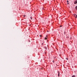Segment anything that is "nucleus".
Wrapping results in <instances>:
<instances>
[{
  "label": "nucleus",
  "mask_w": 77,
  "mask_h": 77,
  "mask_svg": "<svg viewBox=\"0 0 77 77\" xmlns=\"http://www.w3.org/2000/svg\"><path fill=\"white\" fill-rule=\"evenodd\" d=\"M77 1L76 0L74 2V4H77Z\"/></svg>",
  "instance_id": "f257e3e1"
},
{
  "label": "nucleus",
  "mask_w": 77,
  "mask_h": 77,
  "mask_svg": "<svg viewBox=\"0 0 77 77\" xmlns=\"http://www.w3.org/2000/svg\"><path fill=\"white\" fill-rule=\"evenodd\" d=\"M44 48H45L46 50H47V47H46V46H45L44 47Z\"/></svg>",
  "instance_id": "f03ea898"
},
{
  "label": "nucleus",
  "mask_w": 77,
  "mask_h": 77,
  "mask_svg": "<svg viewBox=\"0 0 77 77\" xmlns=\"http://www.w3.org/2000/svg\"><path fill=\"white\" fill-rule=\"evenodd\" d=\"M58 72V77H59V76H60V72Z\"/></svg>",
  "instance_id": "7ed1b4c3"
},
{
  "label": "nucleus",
  "mask_w": 77,
  "mask_h": 77,
  "mask_svg": "<svg viewBox=\"0 0 77 77\" xmlns=\"http://www.w3.org/2000/svg\"><path fill=\"white\" fill-rule=\"evenodd\" d=\"M74 16H75V18H77V15H76V14H75L74 15Z\"/></svg>",
  "instance_id": "20e7f679"
},
{
  "label": "nucleus",
  "mask_w": 77,
  "mask_h": 77,
  "mask_svg": "<svg viewBox=\"0 0 77 77\" xmlns=\"http://www.w3.org/2000/svg\"><path fill=\"white\" fill-rule=\"evenodd\" d=\"M75 9L76 10H77V6H76L75 7Z\"/></svg>",
  "instance_id": "39448f33"
},
{
  "label": "nucleus",
  "mask_w": 77,
  "mask_h": 77,
  "mask_svg": "<svg viewBox=\"0 0 77 77\" xmlns=\"http://www.w3.org/2000/svg\"><path fill=\"white\" fill-rule=\"evenodd\" d=\"M30 18H31V20H32V17H31Z\"/></svg>",
  "instance_id": "423d86ee"
},
{
  "label": "nucleus",
  "mask_w": 77,
  "mask_h": 77,
  "mask_svg": "<svg viewBox=\"0 0 77 77\" xmlns=\"http://www.w3.org/2000/svg\"><path fill=\"white\" fill-rule=\"evenodd\" d=\"M72 77H75V75H73L72 76Z\"/></svg>",
  "instance_id": "0eeeda50"
},
{
  "label": "nucleus",
  "mask_w": 77,
  "mask_h": 77,
  "mask_svg": "<svg viewBox=\"0 0 77 77\" xmlns=\"http://www.w3.org/2000/svg\"><path fill=\"white\" fill-rule=\"evenodd\" d=\"M45 40L47 39V38L45 37Z\"/></svg>",
  "instance_id": "6e6552de"
},
{
  "label": "nucleus",
  "mask_w": 77,
  "mask_h": 77,
  "mask_svg": "<svg viewBox=\"0 0 77 77\" xmlns=\"http://www.w3.org/2000/svg\"><path fill=\"white\" fill-rule=\"evenodd\" d=\"M25 16H26V15H23V17H25Z\"/></svg>",
  "instance_id": "1a4fd4ad"
},
{
  "label": "nucleus",
  "mask_w": 77,
  "mask_h": 77,
  "mask_svg": "<svg viewBox=\"0 0 77 77\" xmlns=\"http://www.w3.org/2000/svg\"><path fill=\"white\" fill-rule=\"evenodd\" d=\"M67 3H68V2H69V1H68V0H67Z\"/></svg>",
  "instance_id": "9d476101"
},
{
  "label": "nucleus",
  "mask_w": 77,
  "mask_h": 77,
  "mask_svg": "<svg viewBox=\"0 0 77 77\" xmlns=\"http://www.w3.org/2000/svg\"><path fill=\"white\" fill-rule=\"evenodd\" d=\"M42 36V35H40V37H41Z\"/></svg>",
  "instance_id": "9b49d317"
},
{
  "label": "nucleus",
  "mask_w": 77,
  "mask_h": 77,
  "mask_svg": "<svg viewBox=\"0 0 77 77\" xmlns=\"http://www.w3.org/2000/svg\"><path fill=\"white\" fill-rule=\"evenodd\" d=\"M55 58H56V57H54V59H55Z\"/></svg>",
  "instance_id": "f8f14e48"
},
{
  "label": "nucleus",
  "mask_w": 77,
  "mask_h": 77,
  "mask_svg": "<svg viewBox=\"0 0 77 77\" xmlns=\"http://www.w3.org/2000/svg\"><path fill=\"white\" fill-rule=\"evenodd\" d=\"M60 27H62V26L60 25Z\"/></svg>",
  "instance_id": "ddd939ff"
},
{
  "label": "nucleus",
  "mask_w": 77,
  "mask_h": 77,
  "mask_svg": "<svg viewBox=\"0 0 77 77\" xmlns=\"http://www.w3.org/2000/svg\"><path fill=\"white\" fill-rule=\"evenodd\" d=\"M43 44H43V43L42 44V45H43Z\"/></svg>",
  "instance_id": "4468645a"
},
{
  "label": "nucleus",
  "mask_w": 77,
  "mask_h": 77,
  "mask_svg": "<svg viewBox=\"0 0 77 77\" xmlns=\"http://www.w3.org/2000/svg\"><path fill=\"white\" fill-rule=\"evenodd\" d=\"M47 32H48V31H47Z\"/></svg>",
  "instance_id": "2eb2a0df"
},
{
  "label": "nucleus",
  "mask_w": 77,
  "mask_h": 77,
  "mask_svg": "<svg viewBox=\"0 0 77 77\" xmlns=\"http://www.w3.org/2000/svg\"><path fill=\"white\" fill-rule=\"evenodd\" d=\"M69 4V3H67V4L68 5Z\"/></svg>",
  "instance_id": "dca6fc26"
},
{
  "label": "nucleus",
  "mask_w": 77,
  "mask_h": 77,
  "mask_svg": "<svg viewBox=\"0 0 77 77\" xmlns=\"http://www.w3.org/2000/svg\"><path fill=\"white\" fill-rule=\"evenodd\" d=\"M46 37H47V35H46Z\"/></svg>",
  "instance_id": "f3484780"
},
{
  "label": "nucleus",
  "mask_w": 77,
  "mask_h": 77,
  "mask_svg": "<svg viewBox=\"0 0 77 77\" xmlns=\"http://www.w3.org/2000/svg\"><path fill=\"white\" fill-rule=\"evenodd\" d=\"M53 62L54 63V61H53Z\"/></svg>",
  "instance_id": "a211bd4d"
},
{
  "label": "nucleus",
  "mask_w": 77,
  "mask_h": 77,
  "mask_svg": "<svg viewBox=\"0 0 77 77\" xmlns=\"http://www.w3.org/2000/svg\"><path fill=\"white\" fill-rule=\"evenodd\" d=\"M47 47H48V46H47Z\"/></svg>",
  "instance_id": "6ab92c4d"
}]
</instances>
